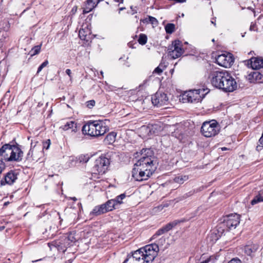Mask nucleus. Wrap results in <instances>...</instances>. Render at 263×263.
Here are the masks:
<instances>
[{
  "label": "nucleus",
  "mask_w": 263,
  "mask_h": 263,
  "mask_svg": "<svg viewBox=\"0 0 263 263\" xmlns=\"http://www.w3.org/2000/svg\"><path fill=\"white\" fill-rule=\"evenodd\" d=\"M151 151L149 149H142L140 152L135 154V158L139 156L140 158L134 164L132 171V177L136 181H142L147 180L157 167L156 158L150 155Z\"/></svg>",
  "instance_id": "1"
},
{
  "label": "nucleus",
  "mask_w": 263,
  "mask_h": 263,
  "mask_svg": "<svg viewBox=\"0 0 263 263\" xmlns=\"http://www.w3.org/2000/svg\"><path fill=\"white\" fill-rule=\"evenodd\" d=\"M209 78L213 86L226 92H232L237 88L235 79L226 70L212 71Z\"/></svg>",
  "instance_id": "2"
},
{
  "label": "nucleus",
  "mask_w": 263,
  "mask_h": 263,
  "mask_svg": "<svg viewBox=\"0 0 263 263\" xmlns=\"http://www.w3.org/2000/svg\"><path fill=\"white\" fill-rule=\"evenodd\" d=\"M159 247L156 243H152L141 248L138 250L128 255L123 263L142 261L143 263L152 262L157 256Z\"/></svg>",
  "instance_id": "3"
},
{
  "label": "nucleus",
  "mask_w": 263,
  "mask_h": 263,
  "mask_svg": "<svg viewBox=\"0 0 263 263\" xmlns=\"http://www.w3.org/2000/svg\"><path fill=\"white\" fill-rule=\"evenodd\" d=\"M108 128L105 125V123L102 121H93L88 122L82 128L84 134L92 137H97L104 135Z\"/></svg>",
  "instance_id": "4"
},
{
  "label": "nucleus",
  "mask_w": 263,
  "mask_h": 263,
  "mask_svg": "<svg viewBox=\"0 0 263 263\" xmlns=\"http://www.w3.org/2000/svg\"><path fill=\"white\" fill-rule=\"evenodd\" d=\"M219 126L215 120L203 122L201 128L202 134L207 138L214 137L219 133Z\"/></svg>",
  "instance_id": "5"
},
{
  "label": "nucleus",
  "mask_w": 263,
  "mask_h": 263,
  "mask_svg": "<svg viewBox=\"0 0 263 263\" xmlns=\"http://www.w3.org/2000/svg\"><path fill=\"white\" fill-rule=\"evenodd\" d=\"M203 89L191 90L184 92L182 95V100L184 102L191 103L201 101L204 97Z\"/></svg>",
  "instance_id": "6"
},
{
  "label": "nucleus",
  "mask_w": 263,
  "mask_h": 263,
  "mask_svg": "<svg viewBox=\"0 0 263 263\" xmlns=\"http://www.w3.org/2000/svg\"><path fill=\"white\" fill-rule=\"evenodd\" d=\"M110 162L109 159L105 156H101L97 158L93 167V173L96 174H103L107 170Z\"/></svg>",
  "instance_id": "7"
},
{
  "label": "nucleus",
  "mask_w": 263,
  "mask_h": 263,
  "mask_svg": "<svg viewBox=\"0 0 263 263\" xmlns=\"http://www.w3.org/2000/svg\"><path fill=\"white\" fill-rule=\"evenodd\" d=\"M240 222V215L236 214H231L224 217L222 223V227H226L227 231L235 229Z\"/></svg>",
  "instance_id": "8"
},
{
  "label": "nucleus",
  "mask_w": 263,
  "mask_h": 263,
  "mask_svg": "<svg viewBox=\"0 0 263 263\" xmlns=\"http://www.w3.org/2000/svg\"><path fill=\"white\" fill-rule=\"evenodd\" d=\"M168 50V55L173 59L179 58L184 52L182 47V43L179 40L173 42L172 45L169 47Z\"/></svg>",
  "instance_id": "9"
},
{
  "label": "nucleus",
  "mask_w": 263,
  "mask_h": 263,
  "mask_svg": "<svg viewBox=\"0 0 263 263\" xmlns=\"http://www.w3.org/2000/svg\"><path fill=\"white\" fill-rule=\"evenodd\" d=\"M216 61L219 65L226 68H229L233 64L234 59L231 53H227L218 55Z\"/></svg>",
  "instance_id": "10"
},
{
  "label": "nucleus",
  "mask_w": 263,
  "mask_h": 263,
  "mask_svg": "<svg viewBox=\"0 0 263 263\" xmlns=\"http://www.w3.org/2000/svg\"><path fill=\"white\" fill-rule=\"evenodd\" d=\"M152 102L154 105L161 107L167 105L168 99L166 95L161 92H157L152 97Z\"/></svg>",
  "instance_id": "11"
},
{
  "label": "nucleus",
  "mask_w": 263,
  "mask_h": 263,
  "mask_svg": "<svg viewBox=\"0 0 263 263\" xmlns=\"http://www.w3.org/2000/svg\"><path fill=\"white\" fill-rule=\"evenodd\" d=\"M10 161H20L23 156V152L20 147L15 145H12L11 151Z\"/></svg>",
  "instance_id": "12"
},
{
  "label": "nucleus",
  "mask_w": 263,
  "mask_h": 263,
  "mask_svg": "<svg viewBox=\"0 0 263 263\" xmlns=\"http://www.w3.org/2000/svg\"><path fill=\"white\" fill-rule=\"evenodd\" d=\"M12 148V145L9 144H6L4 145L0 149V157L1 160L3 159L6 161H10V155L11 151Z\"/></svg>",
  "instance_id": "13"
},
{
  "label": "nucleus",
  "mask_w": 263,
  "mask_h": 263,
  "mask_svg": "<svg viewBox=\"0 0 263 263\" xmlns=\"http://www.w3.org/2000/svg\"><path fill=\"white\" fill-rule=\"evenodd\" d=\"M75 236L76 233L73 232H70L62 236V239L65 240L63 243L66 246V249L74 244L77 240Z\"/></svg>",
  "instance_id": "14"
},
{
  "label": "nucleus",
  "mask_w": 263,
  "mask_h": 263,
  "mask_svg": "<svg viewBox=\"0 0 263 263\" xmlns=\"http://www.w3.org/2000/svg\"><path fill=\"white\" fill-rule=\"evenodd\" d=\"M64 239H62V237H61L59 239L56 240L51 242L48 243V246L52 249V247L56 248L58 250L61 252H65L66 250V246H65Z\"/></svg>",
  "instance_id": "15"
},
{
  "label": "nucleus",
  "mask_w": 263,
  "mask_h": 263,
  "mask_svg": "<svg viewBox=\"0 0 263 263\" xmlns=\"http://www.w3.org/2000/svg\"><path fill=\"white\" fill-rule=\"evenodd\" d=\"M16 178V175L14 172H8L5 175V177L1 180V185H5L6 184L9 185L12 184L14 183Z\"/></svg>",
  "instance_id": "16"
},
{
  "label": "nucleus",
  "mask_w": 263,
  "mask_h": 263,
  "mask_svg": "<svg viewBox=\"0 0 263 263\" xmlns=\"http://www.w3.org/2000/svg\"><path fill=\"white\" fill-rule=\"evenodd\" d=\"M79 35L82 40L88 41L90 35V30L87 25H83L79 31Z\"/></svg>",
  "instance_id": "17"
},
{
  "label": "nucleus",
  "mask_w": 263,
  "mask_h": 263,
  "mask_svg": "<svg viewBox=\"0 0 263 263\" xmlns=\"http://www.w3.org/2000/svg\"><path fill=\"white\" fill-rule=\"evenodd\" d=\"M251 67L253 69H258L263 67V59L255 57L252 58L250 60Z\"/></svg>",
  "instance_id": "18"
},
{
  "label": "nucleus",
  "mask_w": 263,
  "mask_h": 263,
  "mask_svg": "<svg viewBox=\"0 0 263 263\" xmlns=\"http://www.w3.org/2000/svg\"><path fill=\"white\" fill-rule=\"evenodd\" d=\"M258 249V246L257 245H247L245 247L244 251L247 255L252 258L254 256V254Z\"/></svg>",
  "instance_id": "19"
},
{
  "label": "nucleus",
  "mask_w": 263,
  "mask_h": 263,
  "mask_svg": "<svg viewBox=\"0 0 263 263\" xmlns=\"http://www.w3.org/2000/svg\"><path fill=\"white\" fill-rule=\"evenodd\" d=\"M64 130L71 129L72 132L76 133L78 130L77 123L74 121H68L64 125L61 126Z\"/></svg>",
  "instance_id": "20"
},
{
  "label": "nucleus",
  "mask_w": 263,
  "mask_h": 263,
  "mask_svg": "<svg viewBox=\"0 0 263 263\" xmlns=\"http://www.w3.org/2000/svg\"><path fill=\"white\" fill-rule=\"evenodd\" d=\"M98 4V0H88L83 8V13H87L91 11Z\"/></svg>",
  "instance_id": "21"
},
{
  "label": "nucleus",
  "mask_w": 263,
  "mask_h": 263,
  "mask_svg": "<svg viewBox=\"0 0 263 263\" xmlns=\"http://www.w3.org/2000/svg\"><path fill=\"white\" fill-rule=\"evenodd\" d=\"M106 213L103 204L96 206L91 212L90 215L98 216Z\"/></svg>",
  "instance_id": "22"
},
{
  "label": "nucleus",
  "mask_w": 263,
  "mask_h": 263,
  "mask_svg": "<svg viewBox=\"0 0 263 263\" xmlns=\"http://www.w3.org/2000/svg\"><path fill=\"white\" fill-rule=\"evenodd\" d=\"M106 213L113 210L116 208L117 204L112 199L108 200L106 203L103 204Z\"/></svg>",
  "instance_id": "23"
},
{
  "label": "nucleus",
  "mask_w": 263,
  "mask_h": 263,
  "mask_svg": "<svg viewBox=\"0 0 263 263\" xmlns=\"http://www.w3.org/2000/svg\"><path fill=\"white\" fill-rule=\"evenodd\" d=\"M116 134L115 133H110L108 134L104 139V142L106 144H111L116 140Z\"/></svg>",
  "instance_id": "24"
},
{
  "label": "nucleus",
  "mask_w": 263,
  "mask_h": 263,
  "mask_svg": "<svg viewBox=\"0 0 263 263\" xmlns=\"http://www.w3.org/2000/svg\"><path fill=\"white\" fill-rule=\"evenodd\" d=\"M260 202H263V190L259 191L258 194L252 200L251 204L254 205Z\"/></svg>",
  "instance_id": "25"
},
{
  "label": "nucleus",
  "mask_w": 263,
  "mask_h": 263,
  "mask_svg": "<svg viewBox=\"0 0 263 263\" xmlns=\"http://www.w3.org/2000/svg\"><path fill=\"white\" fill-rule=\"evenodd\" d=\"M220 257V256L218 254H215L214 255H212V256H210L209 258H208L205 260L201 261L200 263H209V262H214L216 261H221V260L219 259V258Z\"/></svg>",
  "instance_id": "26"
},
{
  "label": "nucleus",
  "mask_w": 263,
  "mask_h": 263,
  "mask_svg": "<svg viewBox=\"0 0 263 263\" xmlns=\"http://www.w3.org/2000/svg\"><path fill=\"white\" fill-rule=\"evenodd\" d=\"M189 179V177L187 175H180L175 177L174 179L175 182L182 184L184 181H186Z\"/></svg>",
  "instance_id": "27"
},
{
  "label": "nucleus",
  "mask_w": 263,
  "mask_h": 263,
  "mask_svg": "<svg viewBox=\"0 0 263 263\" xmlns=\"http://www.w3.org/2000/svg\"><path fill=\"white\" fill-rule=\"evenodd\" d=\"M165 67L166 66L163 63H161L159 65L154 69L153 73L160 75L163 71L165 69Z\"/></svg>",
  "instance_id": "28"
},
{
  "label": "nucleus",
  "mask_w": 263,
  "mask_h": 263,
  "mask_svg": "<svg viewBox=\"0 0 263 263\" xmlns=\"http://www.w3.org/2000/svg\"><path fill=\"white\" fill-rule=\"evenodd\" d=\"M154 126L153 125L152 126H143L141 128V130L143 132H145V133H147V135L148 136L152 134V133H154V131L153 132L152 130L153 129Z\"/></svg>",
  "instance_id": "29"
},
{
  "label": "nucleus",
  "mask_w": 263,
  "mask_h": 263,
  "mask_svg": "<svg viewBox=\"0 0 263 263\" xmlns=\"http://www.w3.org/2000/svg\"><path fill=\"white\" fill-rule=\"evenodd\" d=\"M90 159V157L88 154L81 155L78 158V160L80 163H86Z\"/></svg>",
  "instance_id": "30"
},
{
  "label": "nucleus",
  "mask_w": 263,
  "mask_h": 263,
  "mask_svg": "<svg viewBox=\"0 0 263 263\" xmlns=\"http://www.w3.org/2000/svg\"><path fill=\"white\" fill-rule=\"evenodd\" d=\"M165 29L167 33L171 34L175 30V25L173 24H167L165 27Z\"/></svg>",
  "instance_id": "31"
},
{
  "label": "nucleus",
  "mask_w": 263,
  "mask_h": 263,
  "mask_svg": "<svg viewBox=\"0 0 263 263\" xmlns=\"http://www.w3.org/2000/svg\"><path fill=\"white\" fill-rule=\"evenodd\" d=\"M147 36L144 34H141L138 39V42L141 45H145L147 42Z\"/></svg>",
  "instance_id": "32"
},
{
  "label": "nucleus",
  "mask_w": 263,
  "mask_h": 263,
  "mask_svg": "<svg viewBox=\"0 0 263 263\" xmlns=\"http://www.w3.org/2000/svg\"><path fill=\"white\" fill-rule=\"evenodd\" d=\"M125 197L124 194H122L119 196H118L115 199H113L117 204V205L120 204L122 203V200Z\"/></svg>",
  "instance_id": "33"
},
{
  "label": "nucleus",
  "mask_w": 263,
  "mask_h": 263,
  "mask_svg": "<svg viewBox=\"0 0 263 263\" xmlns=\"http://www.w3.org/2000/svg\"><path fill=\"white\" fill-rule=\"evenodd\" d=\"M176 225V222L170 223L167 224L164 227H162L164 231L166 232L171 230L174 226Z\"/></svg>",
  "instance_id": "34"
},
{
  "label": "nucleus",
  "mask_w": 263,
  "mask_h": 263,
  "mask_svg": "<svg viewBox=\"0 0 263 263\" xmlns=\"http://www.w3.org/2000/svg\"><path fill=\"white\" fill-rule=\"evenodd\" d=\"M148 22L152 24L153 27L157 26L158 25V21L155 17L148 16Z\"/></svg>",
  "instance_id": "35"
},
{
  "label": "nucleus",
  "mask_w": 263,
  "mask_h": 263,
  "mask_svg": "<svg viewBox=\"0 0 263 263\" xmlns=\"http://www.w3.org/2000/svg\"><path fill=\"white\" fill-rule=\"evenodd\" d=\"M41 47V45H38V46H36L34 47L31 50V51L33 52L31 54V55L32 56V55H34L35 54H38L40 51Z\"/></svg>",
  "instance_id": "36"
},
{
  "label": "nucleus",
  "mask_w": 263,
  "mask_h": 263,
  "mask_svg": "<svg viewBox=\"0 0 263 263\" xmlns=\"http://www.w3.org/2000/svg\"><path fill=\"white\" fill-rule=\"evenodd\" d=\"M165 232L164 231V229H163V228L159 229L156 232V233L153 236L152 239H155L156 238L157 236H160V235H161L162 234L165 233Z\"/></svg>",
  "instance_id": "37"
},
{
  "label": "nucleus",
  "mask_w": 263,
  "mask_h": 263,
  "mask_svg": "<svg viewBox=\"0 0 263 263\" xmlns=\"http://www.w3.org/2000/svg\"><path fill=\"white\" fill-rule=\"evenodd\" d=\"M48 64V61L47 60L45 61L38 68L37 73H39L44 67L47 66Z\"/></svg>",
  "instance_id": "38"
},
{
  "label": "nucleus",
  "mask_w": 263,
  "mask_h": 263,
  "mask_svg": "<svg viewBox=\"0 0 263 263\" xmlns=\"http://www.w3.org/2000/svg\"><path fill=\"white\" fill-rule=\"evenodd\" d=\"M96 102L93 100L88 101L86 102V106L89 108H91L95 105Z\"/></svg>",
  "instance_id": "39"
},
{
  "label": "nucleus",
  "mask_w": 263,
  "mask_h": 263,
  "mask_svg": "<svg viewBox=\"0 0 263 263\" xmlns=\"http://www.w3.org/2000/svg\"><path fill=\"white\" fill-rule=\"evenodd\" d=\"M5 168V163L3 160L0 159V174L2 173L3 171Z\"/></svg>",
  "instance_id": "40"
},
{
  "label": "nucleus",
  "mask_w": 263,
  "mask_h": 263,
  "mask_svg": "<svg viewBox=\"0 0 263 263\" xmlns=\"http://www.w3.org/2000/svg\"><path fill=\"white\" fill-rule=\"evenodd\" d=\"M50 144V141L49 139L47 140L45 143H44L43 147L46 149H48Z\"/></svg>",
  "instance_id": "41"
},
{
  "label": "nucleus",
  "mask_w": 263,
  "mask_h": 263,
  "mask_svg": "<svg viewBox=\"0 0 263 263\" xmlns=\"http://www.w3.org/2000/svg\"><path fill=\"white\" fill-rule=\"evenodd\" d=\"M227 261L228 263H233V261L241 262V261L238 258H233L230 260Z\"/></svg>",
  "instance_id": "42"
},
{
  "label": "nucleus",
  "mask_w": 263,
  "mask_h": 263,
  "mask_svg": "<svg viewBox=\"0 0 263 263\" xmlns=\"http://www.w3.org/2000/svg\"><path fill=\"white\" fill-rule=\"evenodd\" d=\"M250 30L251 31H255L256 30V25L254 23H251L250 27Z\"/></svg>",
  "instance_id": "43"
},
{
  "label": "nucleus",
  "mask_w": 263,
  "mask_h": 263,
  "mask_svg": "<svg viewBox=\"0 0 263 263\" xmlns=\"http://www.w3.org/2000/svg\"><path fill=\"white\" fill-rule=\"evenodd\" d=\"M259 74V73L258 72H253L251 73V74L249 75V76H251L253 78H257Z\"/></svg>",
  "instance_id": "44"
},
{
  "label": "nucleus",
  "mask_w": 263,
  "mask_h": 263,
  "mask_svg": "<svg viewBox=\"0 0 263 263\" xmlns=\"http://www.w3.org/2000/svg\"><path fill=\"white\" fill-rule=\"evenodd\" d=\"M66 73L68 75V76L70 78V79L71 80V70L69 69H67L66 70Z\"/></svg>",
  "instance_id": "45"
},
{
  "label": "nucleus",
  "mask_w": 263,
  "mask_h": 263,
  "mask_svg": "<svg viewBox=\"0 0 263 263\" xmlns=\"http://www.w3.org/2000/svg\"><path fill=\"white\" fill-rule=\"evenodd\" d=\"M167 206H168V204L167 203H166L163 205H160L158 206L157 208L158 209V210H162L164 207H167Z\"/></svg>",
  "instance_id": "46"
},
{
  "label": "nucleus",
  "mask_w": 263,
  "mask_h": 263,
  "mask_svg": "<svg viewBox=\"0 0 263 263\" xmlns=\"http://www.w3.org/2000/svg\"><path fill=\"white\" fill-rule=\"evenodd\" d=\"M136 7H134L133 6H131L130 7V9L132 10L133 11V13H132V14H134L135 13H137V10L136 9Z\"/></svg>",
  "instance_id": "47"
},
{
  "label": "nucleus",
  "mask_w": 263,
  "mask_h": 263,
  "mask_svg": "<svg viewBox=\"0 0 263 263\" xmlns=\"http://www.w3.org/2000/svg\"><path fill=\"white\" fill-rule=\"evenodd\" d=\"M77 7L76 6L74 7L72 10H71V12L73 13H74L76 11H77Z\"/></svg>",
  "instance_id": "48"
},
{
  "label": "nucleus",
  "mask_w": 263,
  "mask_h": 263,
  "mask_svg": "<svg viewBox=\"0 0 263 263\" xmlns=\"http://www.w3.org/2000/svg\"><path fill=\"white\" fill-rule=\"evenodd\" d=\"M125 9V7H121L119 8V13H120V12L123 10Z\"/></svg>",
  "instance_id": "49"
},
{
  "label": "nucleus",
  "mask_w": 263,
  "mask_h": 263,
  "mask_svg": "<svg viewBox=\"0 0 263 263\" xmlns=\"http://www.w3.org/2000/svg\"><path fill=\"white\" fill-rule=\"evenodd\" d=\"M116 2H119V3H123V0H115Z\"/></svg>",
  "instance_id": "50"
},
{
  "label": "nucleus",
  "mask_w": 263,
  "mask_h": 263,
  "mask_svg": "<svg viewBox=\"0 0 263 263\" xmlns=\"http://www.w3.org/2000/svg\"><path fill=\"white\" fill-rule=\"evenodd\" d=\"M5 229V227H0V231L3 230Z\"/></svg>",
  "instance_id": "51"
},
{
  "label": "nucleus",
  "mask_w": 263,
  "mask_h": 263,
  "mask_svg": "<svg viewBox=\"0 0 263 263\" xmlns=\"http://www.w3.org/2000/svg\"><path fill=\"white\" fill-rule=\"evenodd\" d=\"M73 0H66V2L68 3L72 2Z\"/></svg>",
  "instance_id": "52"
},
{
  "label": "nucleus",
  "mask_w": 263,
  "mask_h": 263,
  "mask_svg": "<svg viewBox=\"0 0 263 263\" xmlns=\"http://www.w3.org/2000/svg\"><path fill=\"white\" fill-rule=\"evenodd\" d=\"M71 199L74 201L77 200V198L76 197H72Z\"/></svg>",
  "instance_id": "53"
},
{
  "label": "nucleus",
  "mask_w": 263,
  "mask_h": 263,
  "mask_svg": "<svg viewBox=\"0 0 263 263\" xmlns=\"http://www.w3.org/2000/svg\"><path fill=\"white\" fill-rule=\"evenodd\" d=\"M174 69H171V71H170V72L172 74L173 72H174Z\"/></svg>",
  "instance_id": "54"
},
{
  "label": "nucleus",
  "mask_w": 263,
  "mask_h": 263,
  "mask_svg": "<svg viewBox=\"0 0 263 263\" xmlns=\"http://www.w3.org/2000/svg\"><path fill=\"white\" fill-rule=\"evenodd\" d=\"M100 73H101V75L102 76V77H103V71H101L100 72Z\"/></svg>",
  "instance_id": "55"
},
{
  "label": "nucleus",
  "mask_w": 263,
  "mask_h": 263,
  "mask_svg": "<svg viewBox=\"0 0 263 263\" xmlns=\"http://www.w3.org/2000/svg\"><path fill=\"white\" fill-rule=\"evenodd\" d=\"M221 149H222V150L223 151V150H226L227 149V148L226 147H222Z\"/></svg>",
  "instance_id": "56"
},
{
  "label": "nucleus",
  "mask_w": 263,
  "mask_h": 263,
  "mask_svg": "<svg viewBox=\"0 0 263 263\" xmlns=\"http://www.w3.org/2000/svg\"><path fill=\"white\" fill-rule=\"evenodd\" d=\"M211 23H212V24H214V25L215 26V25H216V24H215V23L214 22V21H211Z\"/></svg>",
  "instance_id": "57"
},
{
  "label": "nucleus",
  "mask_w": 263,
  "mask_h": 263,
  "mask_svg": "<svg viewBox=\"0 0 263 263\" xmlns=\"http://www.w3.org/2000/svg\"><path fill=\"white\" fill-rule=\"evenodd\" d=\"M39 260H33L32 262H36V261H37Z\"/></svg>",
  "instance_id": "58"
},
{
  "label": "nucleus",
  "mask_w": 263,
  "mask_h": 263,
  "mask_svg": "<svg viewBox=\"0 0 263 263\" xmlns=\"http://www.w3.org/2000/svg\"><path fill=\"white\" fill-rule=\"evenodd\" d=\"M214 41H215L214 39H213V40H212V42H214Z\"/></svg>",
  "instance_id": "59"
}]
</instances>
